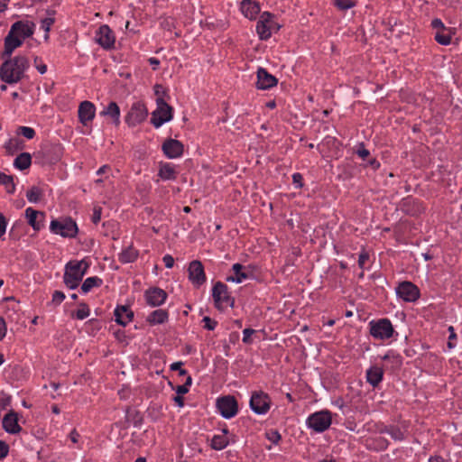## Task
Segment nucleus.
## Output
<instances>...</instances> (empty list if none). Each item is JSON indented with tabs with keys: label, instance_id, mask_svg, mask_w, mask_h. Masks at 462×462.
<instances>
[{
	"label": "nucleus",
	"instance_id": "40",
	"mask_svg": "<svg viewBox=\"0 0 462 462\" xmlns=\"http://www.w3.org/2000/svg\"><path fill=\"white\" fill-rule=\"evenodd\" d=\"M17 134H21L25 138L31 140L35 136V131L32 127L28 126H19L17 128Z\"/></svg>",
	"mask_w": 462,
	"mask_h": 462
},
{
	"label": "nucleus",
	"instance_id": "7",
	"mask_svg": "<svg viewBox=\"0 0 462 462\" xmlns=\"http://www.w3.org/2000/svg\"><path fill=\"white\" fill-rule=\"evenodd\" d=\"M212 297L215 307L222 310L224 306H234V299L230 296L228 287L222 282H217L212 288Z\"/></svg>",
	"mask_w": 462,
	"mask_h": 462
},
{
	"label": "nucleus",
	"instance_id": "31",
	"mask_svg": "<svg viewBox=\"0 0 462 462\" xmlns=\"http://www.w3.org/2000/svg\"><path fill=\"white\" fill-rule=\"evenodd\" d=\"M32 164V156L29 152L20 153L14 161V166L20 170L24 171Z\"/></svg>",
	"mask_w": 462,
	"mask_h": 462
},
{
	"label": "nucleus",
	"instance_id": "5",
	"mask_svg": "<svg viewBox=\"0 0 462 462\" xmlns=\"http://www.w3.org/2000/svg\"><path fill=\"white\" fill-rule=\"evenodd\" d=\"M50 230L55 235L69 238L75 237L79 231L76 222L71 217L53 219L51 222Z\"/></svg>",
	"mask_w": 462,
	"mask_h": 462
},
{
	"label": "nucleus",
	"instance_id": "22",
	"mask_svg": "<svg viewBox=\"0 0 462 462\" xmlns=\"http://www.w3.org/2000/svg\"><path fill=\"white\" fill-rule=\"evenodd\" d=\"M25 217L28 220V224L35 231H40L43 227V221L45 218V214L43 212L35 210L32 208H27L25 209Z\"/></svg>",
	"mask_w": 462,
	"mask_h": 462
},
{
	"label": "nucleus",
	"instance_id": "56",
	"mask_svg": "<svg viewBox=\"0 0 462 462\" xmlns=\"http://www.w3.org/2000/svg\"><path fill=\"white\" fill-rule=\"evenodd\" d=\"M431 26L433 29H436L437 31L448 30V28L445 27L442 21L439 18H435L432 20Z\"/></svg>",
	"mask_w": 462,
	"mask_h": 462
},
{
	"label": "nucleus",
	"instance_id": "44",
	"mask_svg": "<svg viewBox=\"0 0 462 462\" xmlns=\"http://www.w3.org/2000/svg\"><path fill=\"white\" fill-rule=\"evenodd\" d=\"M355 152L364 161H366L370 156V152L365 148L364 143H358Z\"/></svg>",
	"mask_w": 462,
	"mask_h": 462
},
{
	"label": "nucleus",
	"instance_id": "51",
	"mask_svg": "<svg viewBox=\"0 0 462 462\" xmlns=\"http://www.w3.org/2000/svg\"><path fill=\"white\" fill-rule=\"evenodd\" d=\"M65 299L64 292L60 291H55L52 294V303L59 305Z\"/></svg>",
	"mask_w": 462,
	"mask_h": 462
},
{
	"label": "nucleus",
	"instance_id": "19",
	"mask_svg": "<svg viewBox=\"0 0 462 462\" xmlns=\"http://www.w3.org/2000/svg\"><path fill=\"white\" fill-rule=\"evenodd\" d=\"M3 429L10 434H17L22 430L18 424V414L14 410H10L3 418Z\"/></svg>",
	"mask_w": 462,
	"mask_h": 462
},
{
	"label": "nucleus",
	"instance_id": "13",
	"mask_svg": "<svg viewBox=\"0 0 462 462\" xmlns=\"http://www.w3.org/2000/svg\"><path fill=\"white\" fill-rule=\"evenodd\" d=\"M96 42L105 50L113 49L115 46V35L108 25H101L96 32Z\"/></svg>",
	"mask_w": 462,
	"mask_h": 462
},
{
	"label": "nucleus",
	"instance_id": "28",
	"mask_svg": "<svg viewBox=\"0 0 462 462\" xmlns=\"http://www.w3.org/2000/svg\"><path fill=\"white\" fill-rule=\"evenodd\" d=\"M169 319V313L166 310L159 309L152 311L146 318V321L151 325H159L167 322Z\"/></svg>",
	"mask_w": 462,
	"mask_h": 462
},
{
	"label": "nucleus",
	"instance_id": "53",
	"mask_svg": "<svg viewBox=\"0 0 462 462\" xmlns=\"http://www.w3.org/2000/svg\"><path fill=\"white\" fill-rule=\"evenodd\" d=\"M368 259H369V254L367 252H365V251L361 252L359 256H358V266L361 269H364L365 268V264L368 261Z\"/></svg>",
	"mask_w": 462,
	"mask_h": 462
},
{
	"label": "nucleus",
	"instance_id": "15",
	"mask_svg": "<svg viewBox=\"0 0 462 462\" xmlns=\"http://www.w3.org/2000/svg\"><path fill=\"white\" fill-rule=\"evenodd\" d=\"M164 155L169 159H176L182 155L184 146L181 142L169 138L162 145Z\"/></svg>",
	"mask_w": 462,
	"mask_h": 462
},
{
	"label": "nucleus",
	"instance_id": "54",
	"mask_svg": "<svg viewBox=\"0 0 462 462\" xmlns=\"http://www.w3.org/2000/svg\"><path fill=\"white\" fill-rule=\"evenodd\" d=\"M7 219L3 213L0 212V237H2L6 231Z\"/></svg>",
	"mask_w": 462,
	"mask_h": 462
},
{
	"label": "nucleus",
	"instance_id": "62",
	"mask_svg": "<svg viewBox=\"0 0 462 462\" xmlns=\"http://www.w3.org/2000/svg\"><path fill=\"white\" fill-rule=\"evenodd\" d=\"M6 335V323L5 319L0 317V341L5 337Z\"/></svg>",
	"mask_w": 462,
	"mask_h": 462
},
{
	"label": "nucleus",
	"instance_id": "18",
	"mask_svg": "<svg viewBox=\"0 0 462 462\" xmlns=\"http://www.w3.org/2000/svg\"><path fill=\"white\" fill-rule=\"evenodd\" d=\"M272 18H274V15L272 13L263 12L256 23V32L259 38L263 41H266L271 37L268 23L272 22Z\"/></svg>",
	"mask_w": 462,
	"mask_h": 462
},
{
	"label": "nucleus",
	"instance_id": "37",
	"mask_svg": "<svg viewBox=\"0 0 462 462\" xmlns=\"http://www.w3.org/2000/svg\"><path fill=\"white\" fill-rule=\"evenodd\" d=\"M42 195V192L41 189L36 186H32L26 192V198L32 203H37L40 200Z\"/></svg>",
	"mask_w": 462,
	"mask_h": 462
},
{
	"label": "nucleus",
	"instance_id": "14",
	"mask_svg": "<svg viewBox=\"0 0 462 462\" xmlns=\"http://www.w3.org/2000/svg\"><path fill=\"white\" fill-rule=\"evenodd\" d=\"M167 297V292L159 287L149 288L144 292L146 304L151 307H159L162 305Z\"/></svg>",
	"mask_w": 462,
	"mask_h": 462
},
{
	"label": "nucleus",
	"instance_id": "12",
	"mask_svg": "<svg viewBox=\"0 0 462 462\" xmlns=\"http://www.w3.org/2000/svg\"><path fill=\"white\" fill-rule=\"evenodd\" d=\"M188 277L195 288H199L207 282L204 266L199 260H193L188 267Z\"/></svg>",
	"mask_w": 462,
	"mask_h": 462
},
{
	"label": "nucleus",
	"instance_id": "10",
	"mask_svg": "<svg viewBox=\"0 0 462 462\" xmlns=\"http://www.w3.org/2000/svg\"><path fill=\"white\" fill-rule=\"evenodd\" d=\"M249 405L254 413L259 415L266 414L271 408V399L263 391L254 392L251 395Z\"/></svg>",
	"mask_w": 462,
	"mask_h": 462
},
{
	"label": "nucleus",
	"instance_id": "21",
	"mask_svg": "<svg viewBox=\"0 0 462 462\" xmlns=\"http://www.w3.org/2000/svg\"><path fill=\"white\" fill-rule=\"evenodd\" d=\"M115 320L117 324L125 327L134 319V311L127 305H118L115 310Z\"/></svg>",
	"mask_w": 462,
	"mask_h": 462
},
{
	"label": "nucleus",
	"instance_id": "33",
	"mask_svg": "<svg viewBox=\"0 0 462 462\" xmlns=\"http://www.w3.org/2000/svg\"><path fill=\"white\" fill-rule=\"evenodd\" d=\"M103 283V281L101 278L97 276L88 277L87 278L82 285H81V291L84 293L89 292L93 288L95 287H100Z\"/></svg>",
	"mask_w": 462,
	"mask_h": 462
},
{
	"label": "nucleus",
	"instance_id": "26",
	"mask_svg": "<svg viewBox=\"0 0 462 462\" xmlns=\"http://www.w3.org/2000/svg\"><path fill=\"white\" fill-rule=\"evenodd\" d=\"M383 368L373 365L366 371V381L369 384H371L374 388L377 387L379 383L383 381Z\"/></svg>",
	"mask_w": 462,
	"mask_h": 462
},
{
	"label": "nucleus",
	"instance_id": "47",
	"mask_svg": "<svg viewBox=\"0 0 462 462\" xmlns=\"http://www.w3.org/2000/svg\"><path fill=\"white\" fill-rule=\"evenodd\" d=\"M255 333V330L250 328H245L243 330V342L245 344H251L252 343V335Z\"/></svg>",
	"mask_w": 462,
	"mask_h": 462
},
{
	"label": "nucleus",
	"instance_id": "29",
	"mask_svg": "<svg viewBox=\"0 0 462 462\" xmlns=\"http://www.w3.org/2000/svg\"><path fill=\"white\" fill-rule=\"evenodd\" d=\"M138 251L133 245L125 247L118 255V260L122 263H134L138 257Z\"/></svg>",
	"mask_w": 462,
	"mask_h": 462
},
{
	"label": "nucleus",
	"instance_id": "42",
	"mask_svg": "<svg viewBox=\"0 0 462 462\" xmlns=\"http://www.w3.org/2000/svg\"><path fill=\"white\" fill-rule=\"evenodd\" d=\"M265 437L272 443L277 445L282 439L281 434L276 430H270L265 432Z\"/></svg>",
	"mask_w": 462,
	"mask_h": 462
},
{
	"label": "nucleus",
	"instance_id": "3",
	"mask_svg": "<svg viewBox=\"0 0 462 462\" xmlns=\"http://www.w3.org/2000/svg\"><path fill=\"white\" fill-rule=\"evenodd\" d=\"M82 263L71 260L65 265L63 282L70 290L77 289L84 277V270H81Z\"/></svg>",
	"mask_w": 462,
	"mask_h": 462
},
{
	"label": "nucleus",
	"instance_id": "6",
	"mask_svg": "<svg viewBox=\"0 0 462 462\" xmlns=\"http://www.w3.org/2000/svg\"><path fill=\"white\" fill-rule=\"evenodd\" d=\"M306 423L314 431L324 432L332 423V414L328 410L316 411L308 417Z\"/></svg>",
	"mask_w": 462,
	"mask_h": 462
},
{
	"label": "nucleus",
	"instance_id": "32",
	"mask_svg": "<svg viewBox=\"0 0 462 462\" xmlns=\"http://www.w3.org/2000/svg\"><path fill=\"white\" fill-rule=\"evenodd\" d=\"M23 147L24 142L18 137L9 139V141L5 144L6 152L10 154H14V152L23 150Z\"/></svg>",
	"mask_w": 462,
	"mask_h": 462
},
{
	"label": "nucleus",
	"instance_id": "59",
	"mask_svg": "<svg viewBox=\"0 0 462 462\" xmlns=\"http://www.w3.org/2000/svg\"><path fill=\"white\" fill-rule=\"evenodd\" d=\"M162 261L166 268H172L174 265V258L170 254H165Z\"/></svg>",
	"mask_w": 462,
	"mask_h": 462
},
{
	"label": "nucleus",
	"instance_id": "55",
	"mask_svg": "<svg viewBox=\"0 0 462 462\" xmlns=\"http://www.w3.org/2000/svg\"><path fill=\"white\" fill-rule=\"evenodd\" d=\"M9 453V446L3 440H0V460L5 458Z\"/></svg>",
	"mask_w": 462,
	"mask_h": 462
},
{
	"label": "nucleus",
	"instance_id": "2",
	"mask_svg": "<svg viewBox=\"0 0 462 462\" xmlns=\"http://www.w3.org/2000/svg\"><path fill=\"white\" fill-rule=\"evenodd\" d=\"M369 333L374 338L378 340H387L392 338L395 332L391 320L387 318H383L377 320H371L368 324Z\"/></svg>",
	"mask_w": 462,
	"mask_h": 462
},
{
	"label": "nucleus",
	"instance_id": "23",
	"mask_svg": "<svg viewBox=\"0 0 462 462\" xmlns=\"http://www.w3.org/2000/svg\"><path fill=\"white\" fill-rule=\"evenodd\" d=\"M240 10L245 17L255 20L261 11V7L257 0H243L240 4Z\"/></svg>",
	"mask_w": 462,
	"mask_h": 462
},
{
	"label": "nucleus",
	"instance_id": "50",
	"mask_svg": "<svg viewBox=\"0 0 462 462\" xmlns=\"http://www.w3.org/2000/svg\"><path fill=\"white\" fill-rule=\"evenodd\" d=\"M101 214H102V208L101 207H95L93 209V215L91 217L92 222L97 225L99 223L101 219Z\"/></svg>",
	"mask_w": 462,
	"mask_h": 462
},
{
	"label": "nucleus",
	"instance_id": "24",
	"mask_svg": "<svg viewBox=\"0 0 462 462\" xmlns=\"http://www.w3.org/2000/svg\"><path fill=\"white\" fill-rule=\"evenodd\" d=\"M23 40L12 32L10 30L5 38V51L2 53V58L11 57L13 51L23 44Z\"/></svg>",
	"mask_w": 462,
	"mask_h": 462
},
{
	"label": "nucleus",
	"instance_id": "11",
	"mask_svg": "<svg viewBox=\"0 0 462 462\" xmlns=\"http://www.w3.org/2000/svg\"><path fill=\"white\" fill-rule=\"evenodd\" d=\"M395 291L397 296L406 302H415L420 296V289L409 281L400 282Z\"/></svg>",
	"mask_w": 462,
	"mask_h": 462
},
{
	"label": "nucleus",
	"instance_id": "48",
	"mask_svg": "<svg viewBox=\"0 0 462 462\" xmlns=\"http://www.w3.org/2000/svg\"><path fill=\"white\" fill-rule=\"evenodd\" d=\"M183 363L182 362H175L172 363L170 366L171 371H177L179 372L180 375H186L188 374L187 370L182 369Z\"/></svg>",
	"mask_w": 462,
	"mask_h": 462
},
{
	"label": "nucleus",
	"instance_id": "45",
	"mask_svg": "<svg viewBox=\"0 0 462 462\" xmlns=\"http://www.w3.org/2000/svg\"><path fill=\"white\" fill-rule=\"evenodd\" d=\"M383 360L386 361V360H393V363L397 364V365H401L402 364V358L399 355H395L393 351H389L388 353H386L383 357H382Z\"/></svg>",
	"mask_w": 462,
	"mask_h": 462
},
{
	"label": "nucleus",
	"instance_id": "17",
	"mask_svg": "<svg viewBox=\"0 0 462 462\" xmlns=\"http://www.w3.org/2000/svg\"><path fill=\"white\" fill-rule=\"evenodd\" d=\"M96 115L95 105L88 100L82 101L79 106L78 116L79 121L83 125H88L94 119Z\"/></svg>",
	"mask_w": 462,
	"mask_h": 462
},
{
	"label": "nucleus",
	"instance_id": "52",
	"mask_svg": "<svg viewBox=\"0 0 462 462\" xmlns=\"http://www.w3.org/2000/svg\"><path fill=\"white\" fill-rule=\"evenodd\" d=\"M34 66L41 74H44L47 71V66L37 56L34 58Z\"/></svg>",
	"mask_w": 462,
	"mask_h": 462
},
{
	"label": "nucleus",
	"instance_id": "4",
	"mask_svg": "<svg viewBox=\"0 0 462 462\" xmlns=\"http://www.w3.org/2000/svg\"><path fill=\"white\" fill-rule=\"evenodd\" d=\"M156 109L152 113L151 124L155 127H161L164 123L173 117V108L162 97H157Z\"/></svg>",
	"mask_w": 462,
	"mask_h": 462
},
{
	"label": "nucleus",
	"instance_id": "38",
	"mask_svg": "<svg viewBox=\"0 0 462 462\" xmlns=\"http://www.w3.org/2000/svg\"><path fill=\"white\" fill-rule=\"evenodd\" d=\"M386 431L394 440L401 441L404 439V432L397 426L391 425Z\"/></svg>",
	"mask_w": 462,
	"mask_h": 462
},
{
	"label": "nucleus",
	"instance_id": "41",
	"mask_svg": "<svg viewBox=\"0 0 462 462\" xmlns=\"http://www.w3.org/2000/svg\"><path fill=\"white\" fill-rule=\"evenodd\" d=\"M334 4L342 11L348 10L356 5L353 0H334Z\"/></svg>",
	"mask_w": 462,
	"mask_h": 462
},
{
	"label": "nucleus",
	"instance_id": "43",
	"mask_svg": "<svg viewBox=\"0 0 462 462\" xmlns=\"http://www.w3.org/2000/svg\"><path fill=\"white\" fill-rule=\"evenodd\" d=\"M12 397L5 392L0 393V411L11 405Z\"/></svg>",
	"mask_w": 462,
	"mask_h": 462
},
{
	"label": "nucleus",
	"instance_id": "49",
	"mask_svg": "<svg viewBox=\"0 0 462 462\" xmlns=\"http://www.w3.org/2000/svg\"><path fill=\"white\" fill-rule=\"evenodd\" d=\"M412 204H413V208L412 209H410V208H406V212L408 214H411V215H418V214H420L421 211H422V208H421V206H420V203L417 200H412Z\"/></svg>",
	"mask_w": 462,
	"mask_h": 462
},
{
	"label": "nucleus",
	"instance_id": "63",
	"mask_svg": "<svg viewBox=\"0 0 462 462\" xmlns=\"http://www.w3.org/2000/svg\"><path fill=\"white\" fill-rule=\"evenodd\" d=\"M54 20L51 18H45L42 22V27L46 31H50V26L53 23Z\"/></svg>",
	"mask_w": 462,
	"mask_h": 462
},
{
	"label": "nucleus",
	"instance_id": "30",
	"mask_svg": "<svg viewBox=\"0 0 462 462\" xmlns=\"http://www.w3.org/2000/svg\"><path fill=\"white\" fill-rule=\"evenodd\" d=\"M244 269H245V266L242 265L241 263H235L232 266V270H233L235 275L234 276H228L226 278V281L227 282L240 283L244 280L248 279L249 278V274L247 273L244 272L243 271Z\"/></svg>",
	"mask_w": 462,
	"mask_h": 462
},
{
	"label": "nucleus",
	"instance_id": "60",
	"mask_svg": "<svg viewBox=\"0 0 462 462\" xmlns=\"http://www.w3.org/2000/svg\"><path fill=\"white\" fill-rule=\"evenodd\" d=\"M12 177V175H7L0 171V184L4 186H5L6 184H11Z\"/></svg>",
	"mask_w": 462,
	"mask_h": 462
},
{
	"label": "nucleus",
	"instance_id": "9",
	"mask_svg": "<svg viewBox=\"0 0 462 462\" xmlns=\"http://www.w3.org/2000/svg\"><path fill=\"white\" fill-rule=\"evenodd\" d=\"M216 407L225 419L234 418L238 412V403L233 395L218 397L216 402Z\"/></svg>",
	"mask_w": 462,
	"mask_h": 462
},
{
	"label": "nucleus",
	"instance_id": "16",
	"mask_svg": "<svg viewBox=\"0 0 462 462\" xmlns=\"http://www.w3.org/2000/svg\"><path fill=\"white\" fill-rule=\"evenodd\" d=\"M257 81L255 86L258 89H270L278 84V79L270 74L267 69L263 68H258L256 72Z\"/></svg>",
	"mask_w": 462,
	"mask_h": 462
},
{
	"label": "nucleus",
	"instance_id": "57",
	"mask_svg": "<svg viewBox=\"0 0 462 462\" xmlns=\"http://www.w3.org/2000/svg\"><path fill=\"white\" fill-rule=\"evenodd\" d=\"M302 175L299 172H295L292 175V182L297 188H301L303 186L302 183Z\"/></svg>",
	"mask_w": 462,
	"mask_h": 462
},
{
	"label": "nucleus",
	"instance_id": "46",
	"mask_svg": "<svg viewBox=\"0 0 462 462\" xmlns=\"http://www.w3.org/2000/svg\"><path fill=\"white\" fill-rule=\"evenodd\" d=\"M202 322L204 323V328L208 330H214L217 325L216 320L208 316L203 318Z\"/></svg>",
	"mask_w": 462,
	"mask_h": 462
},
{
	"label": "nucleus",
	"instance_id": "58",
	"mask_svg": "<svg viewBox=\"0 0 462 462\" xmlns=\"http://www.w3.org/2000/svg\"><path fill=\"white\" fill-rule=\"evenodd\" d=\"M448 331H449L450 334H449V337H448V348H453L455 346L452 343V340L457 339V334L455 333V329H454V328L452 326L448 327Z\"/></svg>",
	"mask_w": 462,
	"mask_h": 462
},
{
	"label": "nucleus",
	"instance_id": "36",
	"mask_svg": "<svg viewBox=\"0 0 462 462\" xmlns=\"http://www.w3.org/2000/svg\"><path fill=\"white\" fill-rule=\"evenodd\" d=\"M43 152L45 155L50 152H53L54 154L52 157H46L44 162L54 163L60 159V149L59 146H46Z\"/></svg>",
	"mask_w": 462,
	"mask_h": 462
},
{
	"label": "nucleus",
	"instance_id": "8",
	"mask_svg": "<svg viewBox=\"0 0 462 462\" xmlns=\"http://www.w3.org/2000/svg\"><path fill=\"white\" fill-rule=\"evenodd\" d=\"M147 116L148 110L144 103L142 101H136L132 104L125 117V121L129 127H134L145 121Z\"/></svg>",
	"mask_w": 462,
	"mask_h": 462
},
{
	"label": "nucleus",
	"instance_id": "35",
	"mask_svg": "<svg viewBox=\"0 0 462 462\" xmlns=\"http://www.w3.org/2000/svg\"><path fill=\"white\" fill-rule=\"evenodd\" d=\"M435 40L441 45H448L451 42L450 29L437 31Z\"/></svg>",
	"mask_w": 462,
	"mask_h": 462
},
{
	"label": "nucleus",
	"instance_id": "27",
	"mask_svg": "<svg viewBox=\"0 0 462 462\" xmlns=\"http://www.w3.org/2000/svg\"><path fill=\"white\" fill-rule=\"evenodd\" d=\"M178 172L175 166L169 162H161L158 176L163 180H173L177 178Z\"/></svg>",
	"mask_w": 462,
	"mask_h": 462
},
{
	"label": "nucleus",
	"instance_id": "34",
	"mask_svg": "<svg viewBox=\"0 0 462 462\" xmlns=\"http://www.w3.org/2000/svg\"><path fill=\"white\" fill-rule=\"evenodd\" d=\"M228 443V439L225 435H214L210 447L215 450H222L227 447Z\"/></svg>",
	"mask_w": 462,
	"mask_h": 462
},
{
	"label": "nucleus",
	"instance_id": "61",
	"mask_svg": "<svg viewBox=\"0 0 462 462\" xmlns=\"http://www.w3.org/2000/svg\"><path fill=\"white\" fill-rule=\"evenodd\" d=\"M366 166L371 167L374 171H376L380 168L381 163L375 158L367 159Z\"/></svg>",
	"mask_w": 462,
	"mask_h": 462
},
{
	"label": "nucleus",
	"instance_id": "64",
	"mask_svg": "<svg viewBox=\"0 0 462 462\" xmlns=\"http://www.w3.org/2000/svg\"><path fill=\"white\" fill-rule=\"evenodd\" d=\"M429 462H449L448 459H445L443 457L439 455L431 456L429 458Z\"/></svg>",
	"mask_w": 462,
	"mask_h": 462
},
{
	"label": "nucleus",
	"instance_id": "39",
	"mask_svg": "<svg viewBox=\"0 0 462 462\" xmlns=\"http://www.w3.org/2000/svg\"><path fill=\"white\" fill-rule=\"evenodd\" d=\"M89 313L90 311L88 304L85 302H81L79 304V309L76 311V318L78 319L82 320L88 318L89 316Z\"/></svg>",
	"mask_w": 462,
	"mask_h": 462
},
{
	"label": "nucleus",
	"instance_id": "20",
	"mask_svg": "<svg viewBox=\"0 0 462 462\" xmlns=\"http://www.w3.org/2000/svg\"><path fill=\"white\" fill-rule=\"evenodd\" d=\"M12 32H14L23 41L31 37L34 32V23L23 21H17L12 24Z\"/></svg>",
	"mask_w": 462,
	"mask_h": 462
},
{
	"label": "nucleus",
	"instance_id": "25",
	"mask_svg": "<svg viewBox=\"0 0 462 462\" xmlns=\"http://www.w3.org/2000/svg\"><path fill=\"white\" fill-rule=\"evenodd\" d=\"M101 116L110 117L112 123L118 126L120 125V108L116 102L110 101L106 106L99 113Z\"/></svg>",
	"mask_w": 462,
	"mask_h": 462
},
{
	"label": "nucleus",
	"instance_id": "1",
	"mask_svg": "<svg viewBox=\"0 0 462 462\" xmlns=\"http://www.w3.org/2000/svg\"><path fill=\"white\" fill-rule=\"evenodd\" d=\"M5 59L6 60L0 67L1 79L7 84L19 82L23 78L26 69L29 68L28 59L23 55Z\"/></svg>",
	"mask_w": 462,
	"mask_h": 462
}]
</instances>
